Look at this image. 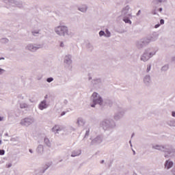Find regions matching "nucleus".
I'll list each match as a JSON object with an SVG mask.
<instances>
[{"label": "nucleus", "mask_w": 175, "mask_h": 175, "mask_svg": "<svg viewBox=\"0 0 175 175\" xmlns=\"http://www.w3.org/2000/svg\"><path fill=\"white\" fill-rule=\"evenodd\" d=\"M44 151V147L43 146V145L42 144L38 145L36 149V152H38V154H42Z\"/></svg>", "instance_id": "nucleus-23"}, {"label": "nucleus", "mask_w": 175, "mask_h": 175, "mask_svg": "<svg viewBox=\"0 0 175 175\" xmlns=\"http://www.w3.org/2000/svg\"><path fill=\"white\" fill-rule=\"evenodd\" d=\"M150 55L148 53L147 51H144V53L140 57V60L143 62H147L150 59Z\"/></svg>", "instance_id": "nucleus-13"}, {"label": "nucleus", "mask_w": 175, "mask_h": 175, "mask_svg": "<svg viewBox=\"0 0 175 175\" xmlns=\"http://www.w3.org/2000/svg\"><path fill=\"white\" fill-rule=\"evenodd\" d=\"M162 10H163V9L162 8L159 9V12H162Z\"/></svg>", "instance_id": "nucleus-55"}, {"label": "nucleus", "mask_w": 175, "mask_h": 175, "mask_svg": "<svg viewBox=\"0 0 175 175\" xmlns=\"http://www.w3.org/2000/svg\"><path fill=\"white\" fill-rule=\"evenodd\" d=\"M160 24H161V25H163V24H165V20L161 19V20H160Z\"/></svg>", "instance_id": "nucleus-43"}, {"label": "nucleus", "mask_w": 175, "mask_h": 175, "mask_svg": "<svg viewBox=\"0 0 175 175\" xmlns=\"http://www.w3.org/2000/svg\"><path fill=\"white\" fill-rule=\"evenodd\" d=\"M66 113L65 111L62 112L61 116H65Z\"/></svg>", "instance_id": "nucleus-50"}, {"label": "nucleus", "mask_w": 175, "mask_h": 175, "mask_svg": "<svg viewBox=\"0 0 175 175\" xmlns=\"http://www.w3.org/2000/svg\"><path fill=\"white\" fill-rule=\"evenodd\" d=\"M42 47H43V45L40 44L29 43L26 46L25 49L29 51H31V53H36V51H38V50L42 49Z\"/></svg>", "instance_id": "nucleus-7"}, {"label": "nucleus", "mask_w": 175, "mask_h": 175, "mask_svg": "<svg viewBox=\"0 0 175 175\" xmlns=\"http://www.w3.org/2000/svg\"><path fill=\"white\" fill-rule=\"evenodd\" d=\"M22 99H24V97H22Z\"/></svg>", "instance_id": "nucleus-62"}, {"label": "nucleus", "mask_w": 175, "mask_h": 175, "mask_svg": "<svg viewBox=\"0 0 175 175\" xmlns=\"http://www.w3.org/2000/svg\"><path fill=\"white\" fill-rule=\"evenodd\" d=\"M2 59H5V57H0V61Z\"/></svg>", "instance_id": "nucleus-57"}, {"label": "nucleus", "mask_w": 175, "mask_h": 175, "mask_svg": "<svg viewBox=\"0 0 175 175\" xmlns=\"http://www.w3.org/2000/svg\"><path fill=\"white\" fill-rule=\"evenodd\" d=\"M54 31L56 35H58V36H63L64 38L66 36L72 38V36H73V33L70 31L67 26L65 25H59L55 27L54 28Z\"/></svg>", "instance_id": "nucleus-2"}, {"label": "nucleus", "mask_w": 175, "mask_h": 175, "mask_svg": "<svg viewBox=\"0 0 175 175\" xmlns=\"http://www.w3.org/2000/svg\"><path fill=\"white\" fill-rule=\"evenodd\" d=\"M49 107V105H47V101L46 100H43L38 105V109L40 110H44Z\"/></svg>", "instance_id": "nucleus-14"}, {"label": "nucleus", "mask_w": 175, "mask_h": 175, "mask_svg": "<svg viewBox=\"0 0 175 175\" xmlns=\"http://www.w3.org/2000/svg\"><path fill=\"white\" fill-rule=\"evenodd\" d=\"M52 81H54V78L49 77V78L46 79V82L47 83H52Z\"/></svg>", "instance_id": "nucleus-36"}, {"label": "nucleus", "mask_w": 175, "mask_h": 175, "mask_svg": "<svg viewBox=\"0 0 175 175\" xmlns=\"http://www.w3.org/2000/svg\"><path fill=\"white\" fill-rule=\"evenodd\" d=\"M77 125H78V126H84V125H85V120L83 118H78L77 120Z\"/></svg>", "instance_id": "nucleus-20"}, {"label": "nucleus", "mask_w": 175, "mask_h": 175, "mask_svg": "<svg viewBox=\"0 0 175 175\" xmlns=\"http://www.w3.org/2000/svg\"><path fill=\"white\" fill-rule=\"evenodd\" d=\"M167 125L171 128H175V119H171L167 121Z\"/></svg>", "instance_id": "nucleus-22"}, {"label": "nucleus", "mask_w": 175, "mask_h": 175, "mask_svg": "<svg viewBox=\"0 0 175 175\" xmlns=\"http://www.w3.org/2000/svg\"><path fill=\"white\" fill-rule=\"evenodd\" d=\"M150 70H151V65H148L147 69H146L147 73H148V72H150Z\"/></svg>", "instance_id": "nucleus-41"}, {"label": "nucleus", "mask_w": 175, "mask_h": 175, "mask_svg": "<svg viewBox=\"0 0 175 175\" xmlns=\"http://www.w3.org/2000/svg\"><path fill=\"white\" fill-rule=\"evenodd\" d=\"M31 33L33 36H39L40 35V29L33 30Z\"/></svg>", "instance_id": "nucleus-28"}, {"label": "nucleus", "mask_w": 175, "mask_h": 175, "mask_svg": "<svg viewBox=\"0 0 175 175\" xmlns=\"http://www.w3.org/2000/svg\"><path fill=\"white\" fill-rule=\"evenodd\" d=\"M173 165H174V163L171 160H166L164 163V167L167 170H169L173 167Z\"/></svg>", "instance_id": "nucleus-17"}, {"label": "nucleus", "mask_w": 175, "mask_h": 175, "mask_svg": "<svg viewBox=\"0 0 175 175\" xmlns=\"http://www.w3.org/2000/svg\"><path fill=\"white\" fill-rule=\"evenodd\" d=\"M142 40V42H143L144 46H148V44H150V43H151V40L148 38H144Z\"/></svg>", "instance_id": "nucleus-26"}, {"label": "nucleus", "mask_w": 175, "mask_h": 175, "mask_svg": "<svg viewBox=\"0 0 175 175\" xmlns=\"http://www.w3.org/2000/svg\"><path fill=\"white\" fill-rule=\"evenodd\" d=\"M87 9H88L87 5H82L81 7L79 8V12H82V13H85V12H87Z\"/></svg>", "instance_id": "nucleus-29"}, {"label": "nucleus", "mask_w": 175, "mask_h": 175, "mask_svg": "<svg viewBox=\"0 0 175 175\" xmlns=\"http://www.w3.org/2000/svg\"><path fill=\"white\" fill-rule=\"evenodd\" d=\"M60 47H65V44L64 43V42H60Z\"/></svg>", "instance_id": "nucleus-44"}, {"label": "nucleus", "mask_w": 175, "mask_h": 175, "mask_svg": "<svg viewBox=\"0 0 175 175\" xmlns=\"http://www.w3.org/2000/svg\"><path fill=\"white\" fill-rule=\"evenodd\" d=\"M32 105H29L28 103L25 102H22L20 103V109H22L23 110H25L26 111H28L29 109H31V107Z\"/></svg>", "instance_id": "nucleus-16"}, {"label": "nucleus", "mask_w": 175, "mask_h": 175, "mask_svg": "<svg viewBox=\"0 0 175 175\" xmlns=\"http://www.w3.org/2000/svg\"><path fill=\"white\" fill-rule=\"evenodd\" d=\"M80 155H81V150L80 149H75L71 152V157L72 158L80 157Z\"/></svg>", "instance_id": "nucleus-18"}, {"label": "nucleus", "mask_w": 175, "mask_h": 175, "mask_svg": "<svg viewBox=\"0 0 175 175\" xmlns=\"http://www.w3.org/2000/svg\"><path fill=\"white\" fill-rule=\"evenodd\" d=\"M172 173L175 175V167L172 170Z\"/></svg>", "instance_id": "nucleus-47"}, {"label": "nucleus", "mask_w": 175, "mask_h": 175, "mask_svg": "<svg viewBox=\"0 0 175 175\" xmlns=\"http://www.w3.org/2000/svg\"><path fill=\"white\" fill-rule=\"evenodd\" d=\"M105 163V160H103L102 161H101V163Z\"/></svg>", "instance_id": "nucleus-59"}, {"label": "nucleus", "mask_w": 175, "mask_h": 175, "mask_svg": "<svg viewBox=\"0 0 175 175\" xmlns=\"http://www.w3.org/2000/svg\"><path fill=\"white\" fill-rule=\"evenodd\" d=\"M8 42H9V40H8V38H2L1 39L2 43H8Z\"/></svg>", "instance_id": "nucleus-39"}, {"label": "nucleus", "mask_w": 175, "mask_h": 175, "mask_svg": "<svg viewBox=\"0 0 175 175\" xmlns=\"http://www.w3.org/2000/svg\"><path fill=\"white\" fill-rule=\"evenodd\" d=\"M100 126L103 131H110L116 128V122L111 118H106L100 122Z\"/></svg>", "instance_id": "nucleus-4"}, {"label": "nucleus", "mask_w": 175, "mask_h": 175, "mask_svg": "<svg viewBox=\"0 0 175 175\" xmlns=\"http://www.w3.org/2000/svg\"><path fill=\"white\" fill-rule=\"evenodd\" d=\"M0 155H5V150L0 149Z\"/></svg>", "instance_id": "nucleus-42"}, {"label": "nucleus", "mask_w": 175, "mask_h": 175, "mask_svg": "<svg viewBox=\"0 0 175 175\" xmlns=\"http://www.w3.org/2000/svg\"><path fill=\"white\" fill-rule=\"evenodd\" d=\"M121 16L123 18V21L126 23V24H132V21L131 18H132V9L129 5H126L122 8Z\"/></svg>", "instance_id": "nucleus-3"}, {"label": "nucleus", "mask_w": 175, "mask_h": 175, "mask_svg": "<svg viewBox=\"0 0 175 175\" xmlns=\"http://www.w3.org/2000/svg\"><path fill=\"white\" fill-rule=\"evenodd\" d=\"M159 27H161V24H159V23L154 25V28H159Z\"/></svg>", "instance_id": "nucleus-45"}, {"label": "nucleus", "mask_w": 175, "mask_h": 175, "mask_svg": "<svg viewBox=\"0 0 175 175\" xmlns=\"http://www.w3.org/2000/svg\"><path fill=\"white\" fill-rule=\"evenodd\" d=\"M90 100L93 103L90 105L91 107H95L96 105H99V106L103 105V98L97 92H93L90 96Z\"/></svg>", "instance_id": "nucleus-5"}, {"label": "nucleus", "mask_w": 175, "mask_h": 175, "mask_svg": "<svg viewBox=\"0 0 175 175\" xmlns=\"http://www.w3.org/2000/svg\"><path fill=\"white\" fill-rule=\"evenodd\" d=\"M5 72H6V70L0 68V75H3V73H5Z\"/></svg>", "instance_id": "nucleus-40"}, {"label": "nucleus", "mask_w": 175, "mask_h": 175, "mask_svg": "<svg viewBox=\"0 0 175 175\" xmlns=\"http://www.w3.org/2000/svg\"><path fill=\"white\" fill-rule=\"evenodd\" d=\"M53 165L52 162H49L46 164V167L44 169V170L43 171V173H44V172H46V170H47V169H49V167H50V166H51Z\"/></svg>", "instance_id": "nucleus-34"}, {"label": "nucleus", "mask_w": 175, "mask_h": 175, "mask_svg": "<svg viewBox=\"0 0 175 175\" xmlns=\"http://www.w3.org/2000/svg\"><path fill=\"white\" fill-rule=\"evenodd\" d=\"M143 81L144 83L145 84V85H150L151 84V76H150V75H146L144 77L143 79Z\"/></svg>", "instance_id": "nucleus-15"}, {"label": "nucleus", "mask_w": 175, "mask_h": 175, "mask_svg": "<svg viewBox=\"0 0 175 175\" xmlns=\"http://www.w3.org/2000/svg\"><path fill=\"white\" fill-rule=\"evenodd\" d=\"M148 38H149L150 42H155V40H157L158 39V34H157L156 33H154L152 34V36H150Z\"/></svg>", "instance_id": "nucleus-25"}, {"label": "nucleus", "mask_w": 175, "mask_h": 175, "mask_svg": "<svg viewBox=\"0 0 175 175\" xmlns=\"http://www.w3.org/2000/svg\"><path fill=\"white\" fill-rule=\"evenodd\" d=\"M90 136V129H88L85 131V137H88Z\"/></svg>", "instance_id": "nucleus-37"}, {"label": "nucleus", "mask_w": 175, "mask_h": 175, "mask_svg": "<svg viewBox=\"0 0 175 175\" xmlns=\"http://www.w3.org/2000/svg\"><path fill=\"white\" fill-rule=\"evenodd\" d=\"M152 14H154V15L157 14V11H153V12H152Z\"/></svg>", "instance_id": "nucleus-53"}, {"label": "nucleus", "mask_w": 175, "mask_h": 175, "mask_svg": "<svg viewBox=\"0 0 175 175\" xmlns=\"http://www.w3.org/2000/svg\"><path fill=\"white\" fill-rule=\"evenodd\" d=\"M167 0H153V3L154 5H158V3H165V2H167Z\"/></svg>", "instance_id": "nucleus-30"}, {"label": "nucleus", "mask_w": 175, "mask_h": 175, "mask_svg": "<svg viewBox=\"0 0 175 175\" xmlns=\"http://www.w3.org/2000/svg\"><path fill=\"white\" fill-rule=\"evenodd\" d=\"M132 137H133V134L132 135Z\"/></svg>", "instance_id": "nucleus-63"}, {"label": "nucleus", "mask_w": 175, "mask_h": 175, "mask_svg": "<svg viewBox=\"0 0 175 175\" xmlns=\"http://www.w3.org/2000/svg\"><path fill=\"white\" fill-rule=\"evenodd\" d=\"M111 36V32L109 31V29H106L105 38H110Z\"/></svg>", "instance_id": "nucleus-31"}, {"label": "nucleus", "mask_w": 175, "mask_h": 175, "mask_svg": "<svg viewBox=\"0 0 175 175\" xmlns=\"http://www.w3.org/2000/svg\"><path fill=\"white\" fill-rule=\"evenodd\" d=\"M32 124H35V118L33 117H27L22 119L20 122V124L22 126H31Z\"/></svg>", "instance_id": "nucleus-6"}, {"label": "nucleus", "mask_w": 175, "mask_h": 175, "mask_svg": "<svg viewBox=\"0 0 175 175\" xmlns=\"http://www.w3.org/2000/svg\"><path fill=\"white\" fill-rule=\"evenodd\" d=\"M140 13H142V10H139L137 13V16H140Z\"/></svg>", "instance_id": "nucleus-48"}, {"label": "nucleus", "mask_w": 175, "mask_h": 175, "mask_svg": "<svg viewBox=\"0 0 175 175\" xmlns=\"http://www.w3.org/2000/svg\"><path fill=\"white\" fill-rule=\"evenodd\" d=\"M44 144L46 147H49V148H51V146H52L51 141H50V139L49 138L45 137L44 139Z\"/></svg>", "instance_id": "nucleus-24"}, {"label": "nucleus", "mask_w": 175, "mask_h": 175, "mask_svg": "<svg viewBox=\"0 0 175 175\" xmlns=\"http://www.w3.org/2000/svg\"><path fill=\"white\" fill-rule=\"evenodd\" d=\"M70 129L71 131H76V129H75V128H73V127H70Z\"/></svg>", "instance_id": "nucleus-51"}, {"label": "nucleus", "mask_w": 175, "mask_h": 175, "mask_svg": "<svg viewBox=\"0 0 175 175\" xmlns=\"http://www.w3.org/2000/svg\"><path fill=\"white\" fill-rule=\"evenodd\" d=\"M136 46L137 49H143L145 46L144 43L143 42V40H139V41L136 42Z\"/></svg>", "instance_id": "nucleus-21"}, {"label": "nucleus", "mask_w": 175, "mask_h": 175, "mask_svg": "<svg viewBox=\"0 0 175 175\" xmlns=\"http://www.w3.org/2000/svg\"><path fill=\"white\" fill-rule=\"evenodd\" d=\"M145 51H147L149 56H150V58H152V57H154V55H155L158 52V49H157V48L150 47L145 49Z\"/></svg>", "instance_id": "nucleus-12"}, {"label": "nucleus", "mask_w": 175, "mask_h": 175, "mask_svg": "<svg viewBox=\"0 0 175 175\" xmlns=\"http://www.w3.org/2000/svg\"><path fill=\"white\" fill-rule=\"evenodd\" d=\"M102 142H103V138L102 137V136L98 135L97 137H96L95 138L92 139L90 145L95 146L96 144H100V143H102Z\"/></svg>", "instance_id": "nucleus-11"}, {"label": "nucleus", "mask_w": 175, "mask_h": 175, "mask_svg": "<svg viewBox=\"0 0 175 175\" xmlns=\"http://www.w3.org/2000/svg\"><path fill=\"white\" fill-rule=\"evenodd\" d=\"M114 120H120L121 118V116H120L118 113H116L113 116Z\"/></svg>", "instance_id": "nucleus-35"}, {"label": "nucleus", "mask_w": 175, "mask_h": 175, "mask_svg": "<svg viewBox=\"0 0 175 175\" xmlns=\"http://www.w3.org/2000/svg\"><path fill=\"white\" fill-rule=\"evenodd\" d=\"M152 148L164 152L165 158H175V148L172 145L153 144Z\"/></svg>", "instance_id": "nucleus-1"}, {"label": "nucleus", "mask_w": 175, "mask_h": 175, "mask_svg": "<svg viewBox=\"0 0 175 175\" xmlns=\"http://www.w3.org/2000/svg\"><path fill=\"white\" fill-rule=\"evenodd\" d=\"M91 79H92V77H89V80H91Z\"/></svg>", "instance_id": "nucleus-61"}, {"label": "nucleus", "mask_w": 175, "mask_h": 175, "mask_svg": "<svg viewBox=\"0 0 175 175\" xmlns=\"http://www.w3.org/2000/svg\"><path fill=\"white\" fill-rule=\"evenodd\" d=\"M0 121H3V117L0 116Z\"/></svg>", "instance_id": "nucleus-54"}, {"label": "nucleus", "mask_w": 175, "mask_h": 175, "mask_svg": "<svg viewBox=\"0 0 175 175\" xmlns=\"http://www.w3.org/2000/svg\"><path fill=\"white\" fill-rule=\"evenodd\" d=\"M172 117H175V111H172Z\"/></svg>", "instance_id": "nucleus-49"}, {"label": "nucleus", "mask_w": 175, "mask_h": 175, "mask_svg": "<svg viewBox=\"0 0 175 175\" xmlns=\"http://www.w3.org/2000/svg\"><path fill=\"white\" fill-rule=\"evenodd\" d=\"M72 55L67 54L64 56V65L65 68L67 69H70L72 68Z\"/></svg>", "instance_id": "nucleus-8"}, {"label": "nucleus", "mask_w": 175, "mask_h": 175, "mask_svg": "<svg viewBox=\"0 0 175 175\" xmlns=\"http://www.w3.org/2000/svg\"><path fill=\"white\" fill-rule=\"evenodd\" d=\"M4 3L8 5V6H12L13 8H16V0H3Z\"/></svg>", "instance_id": "nucleus-19"}, {"label": "nucleus", "mask_w": 175, "mask_h": 175, "mask_svg": "<svg viewBox=\"0 0 175 175\" xmlns=\"http://www.w3.org/2000/svg\"><path fill=\"white\" fill-rule=\"evenodd\" d=\"M129 144H131V146H132V142L129 141Z\"/></svg>", "instance_id": "nucleus-58"}, {"label": "nucleus", "mask_w": 175, "mask_h": 175, "mask_svg": "<svg viewBox=\"0 0 175 175\" xmlns=\"http://www.w3.org/2000/svg\"><path fill=\"white\" fill-rule=\"evenodd\" d=\"M14 140H15L14 138H12V139H10L11 142H14Z\"/></svg>", "instance_id": "nucleus-56"}, {"label": "nucleus", "mask_w": 175, "mask_h": 175, "mask_svg": "<svg viewBox=\"0 0 175 175\" xmlns=\"http://www.w3.org/2000/svg\"><path fill=\"white\" fill-rule=\"evenodd\" d=\"M2 144V140H0V145Z\"/></svg>", "instance_id": "nucleus-60"}, {"label": "nucleus", "mask_w": 175, "mask_h": 175, "mask_svg": "<svg viewBox=\"0 0 175 175\" xmlns=\"http://www.w3.org/2000/svg\"><path fill=\"white\" fill-rule=\"evenodd\" d=\"M6 167H8V168H9V167H10L11 166H12V163H8V164H6Z\"/></svg>", "instance_id": "nucleus-46"}, {"label": "nucleus", "mask_w": 175, "mask_h": 175, "mask_svg": "<svg viewBox=\"0 0 175 175\" xmlns=\"http://www.w3.org/2000/svg\"><path fill=\"white\" fill-rule=\"evenodd\" d=\"M53 165L52 162H49L46 164V167L44 169V170L43 171V173H44V172H46V170H47V169H49V167H50V166H51Z\"/></svg>", "instance_id": "nucleus-33"}, {"label": "nucleus", "mask_w": 175, "mask_h": 175, "mask_svg": "<svg viewBox=\"0 0 175 175\" xmlns=\"http://www.w3.org/2000/svg\"><path fill=\"white\" fill-rule=\"evenodd\" d=\"M168 70H169V65L167 64L164 65L161 68V72H166Z\"/></svg>", "instance_id": "nucleus-32"}, {"label": "nucleus", "mask_w": 175, "mask_h": 175, "mask_svg": "<svg viewBox=\"0 0 175 175\" xmlns=\"http://www.w3.org/2000/svg\"><path fill=\"white\" fill-rule=\"evenodd\" d=\"M29 152H31V154H33V151L32 150V149H29Z\"/></svg>", "instance_id": "nucleus-52"}, {"label": "nucleus", "mask_w": 175, "mask_h": 175, "mask_svg": "<svg viewBox=\"0 0 175 175\" xmlns=\"http://www.w3.org/2000/svg\"><path fill=\"white\" fill-rule=\"evenodd\" d=\"M15 8H24V3H23V1H16V5H15Z\"/></svg>", "instance_id": "nucleus-27"}, {"label": "nucleus", "mask_w": 175, "mask_h": 175, "mask_svg": "<svg viewBox=\"0 0 175 175\" xmlns=\"http://www.w3.org/2000/svg\"><path fill=\"white\" fill-rule=\"evenodd\" d=\"M105 36V32L103 30L99 31V36L102 37V36Z\"/></svg>", "instance_id": "nucleus-38"}, {"label": "nucleus", "mask_w": 175, "mask_h": 175, "mask_svg": "<svg viewBox=\"0 0 175 175\" xmlns=\"http://www.w3.org/2000/svg\"><path fill=\"white\" fill-rule=\"evenodd\" d=\"M51 131L55 135H58L62 131H65V126L56 124L52 128Z\"/></svg>", "instance_id": "nucleus-9"}, {"label": "nucleus", "mask_w": 175, "mask_h": 175, "mask_svg": "<svg viewBox=\"0 0 175 175\" xmlns=\"http://www.w3.org/2000/svg\"><path fill=\"white\" fill-rule=\"evenodd\" d=\"M92 84L94 88H100L103 83H102V79L100 78L94 79L92 81Z\"/></svg>", "instance_id": "nucleus-10"}]
</instances>
